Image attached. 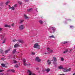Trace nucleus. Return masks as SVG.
Returning a JSON list of instances; mask_svg holds the SVG:
<instances>
[{
    "label": "nucleus",
    "instance_id": "38",
    "mask_svg": "<svg viewBox=\"0 0 75 75\" xmlns=\"http://www.w3.org/2000/svg\"><path fill=\"white\" fill-rule=\"evenodd\" d=\"M29 1V0H25V2H27Z\"/></svg>",
    "mask_w": 75,
    "mask_h": 75
},
{
    "label": "nucleus",
    "instance_id": "16",
    "mask_svg": "<svg viewBox=\"0 0 75 75\" xmlns=\"http://www.w3.org/2000/svg\"><path fill=\"white\" fill-rule=\"evenodd\" d=\"M23 22H24V20H20L19 23L20 24H21V23H23Z\"/></svg>",
    "mask_w": 75,
    "mask_h": 75
},
{
    "label": "nucleus",
    "instance_id": "17",
    "mask_svg": "<svg viewBox=\"0 0 75 75\" xmlns=\"http://www.w3.org/2000/svg\"><path fill=\"white\" fill-rule=\"evenodd\" d=\"M55 28L54 27H53L52 28V31H53V33H54V32H55Z\"/></svg>",
    "mask_w": 75,
    "mask_h": 75
},
{
    "label": "nucleus",
    "instance_id": "39",
    "mask_svg": "<svg viewBox=\"0 0 75 75\" xmlns=\"http://www.w3.org/2000/svg\"><path fill=\"white\" fill-rule=\"evenodd\" d=\"M11 25L12 26V27H14V24L13 23Z\"/></svg>",
    "mask_w": 75,
    "mask_h": 75
},
{
    "label": "nucleus",
    "instance_id": "27",
    "mask_svg": "<svg viewBox=\"0 0 75 75\" xmlns=\"http://www.w3.org/2000/svg\"><path fill=\"white\" fill-rule=\"evenodd\" d=\"M68 43V42L67 41H65L63 42V44H67Z\"/></svg>",
    "mask_w": 75,
    "mask_h": 75
},
{
    "label": "nucleus",
    "instance_id": "18",
    "mask_svg": "<svg viewBox=\"0 0 75 75\" xmlns=\"http://www.w3.org/2000/svg\"><path fill=\"white\" fill-rule=\"evenodd\" d=\"M47 62L48 63V65H50L51 64V62L49 60H48L47 61Z\"/></svg>",
    "mask_w": 75,
    "mask_h": 75
},
{
    "label": "nucleus",
    "instance_id": "14",
    "mask_svg": "<svg viewBox=\"0 0 75 75\" xmlns=\"http://www.w3.org/2000/svg\"><path fill=\"white\" fill-rule=\"evenodd\" d=\"M5 27H8V28H10L11 27V26L10 25H5Z\"/></svg>",
    "mask_w": 75,
    "mask_h": 75
},
{
    "label": "nucleus",
    "instance_id": "15",
    "mask_svg": "<svg viewBox=\"0 0 75 75\" xmlns=\"http://www.w3.org/2000/svg\"><path fill=\"white\" fill-rule=\"evenodd\" d=\"M16 50L14 49L13 50V51L12 52L13 54H15V53H16Z\"/></svg>",
    "mask_w": 75,
    "mask_h": 75
},
{
    "label": "nucleus",
    "instance_id": "51",
    "mask_svg": "<svg viewBox=\"0 0 75 75\" xmlns=\"http://www.w3.org/2000/svg\"><path fill=\"white\" fill-rule=\"evenodd\" d=\"M36 11H37V12H38V11H37V8L36 9Z\"/></svg>",
    "mask_w": 75,
    "mask_h": 75
},
{
    "label": "nucleus",
    "instance_id": "25",
    "mask_svg": "<svg viewBox=\"0 0 75 75\" xmlns=\"http://www.w3.org/2000/svg\"><path fill=\"white\" fill-rule=\"evenodd\" d=\"M50 38H55V37H54V36H53V35H51L50 36H49Z\"/></svg>",
    "mask_w": 75,
    "mask_h": 75
},
{
    "label": "nucleus",
    "instance_id": "8",
    "mask_svg": "<svg viewBox=\"0 0 75 75\" xmlns=\"http://www.w3.org/2000/svg\"><path fill=\"white\" fill-rule=\"evenodd\" d=\"M36 60L38 62H40L41 61V59H39V57H36Z\"/></svg>",
    "mask_w": 75,
    "mask_h": 75
},
{
    "label": "nucleus",
    "instance_id": "46",
    "mask_svg": "<svg viewBox=\"0 0 75 75\" xmlns=\"http://www.w3.org/2000/svg\"><path fill=\"white\" fill-rule=\"evenodd\" d=\"M60 75H65L64 74H60Z\"/></svg>",
    "mask_w": 75,
    "mask_h": 75
},
{
    "label": "nucleus",
    "instance_id": "6",
    "mask_svg": "<svg viewBox=\"0 0 75 75\" xmlns=\"http://www.w3.org/2000/svg\"><path fill=\"white\" fill-rule=\"evenodd\" d=\"M71 71V68H69V69H64L63 70V72H68V71Z\"/></svg>",
    "mask_w": 75,
    "mask_h": 75
},
{
    "label": "nucleus",
    "instance_id": "47",
    "mask_svg": "<svg viewBox=\"0 0 75 75\" xmlns=\"http://www.w3.org/2000/svg\"><path fill=\"white\" fill-rule=\"evenodd\" d=\"M2 75H5V74H4V73H3L2 74Z\"/></svg>",
    "mask_w": 75,
    "mask_h": 75
},
{
    "label": "nucleus",
    "instance_id": "30",
    "mask_svg": "<svg viewBox=\"0 0 75 75\" xmlns=\"http://www.w3.org/2000/svg\"><path fill=\"white\" fill-rule=\"evenodd\" d=\"M11 72H15V70L14 69H12Z\"/></svg>",
    "mask_w": 75,
    "mask_h": 75
},
{
    "label": "nucleus",
    "instance_id": "35",
    "mask_svg": "<svg viewBox=\"0 0 75 75\" xmlns=\"http://www.w3.org/2000/svg\"><path fill=\"white\" fill-rule=\"evenodd\" d=\"M53 52V50H51L50 51V53H51V52Z\"/></svg>",
    "mask_w": 75,
    "mask_h": 75
},
{
    "label": "nucleus",
    "instance_id": "26",
    "mask_svg": "<svg viewBox=\"0 0 75 75\" xmlns=\"http://www.w3.org/2000/svg\"><path fill=\"white\" fill-rule=\"evenodd\" d=\"M18 4H20V5H21V4H22V2L20 1H18Z\"/></svg>",
    "mask_w": 75,
    "mask_h": 75
},
{
    "label": "nucleus",
    "instance_id": "2",
    "mask_svg": "<svg viewBox=\"0 0 75 75\" xmlns=\"http://www.w3.org/2000/svg\"><path fill=\"white\" fill-rule=\"evenodd\" d=\"M34 47L35 48H37L38 50L40 49V45H38V43H36L34 45Z\"/></svg>",
    "mask_w": 75,
    "mask_h": 75
},
{
    "label": "nucleus",
    "instance_id": "48",
    "mask_svg": "<svg viewBox=\"0 0 75 75\" xmlns=\"http://www.w3.org/2000/svg\"><path fill=\"white\" fill-rule=\"evenodd\" d=\"M21 57H22V56H21V57H20V59H21Z\"/></svg>",
    "mask_w": 75,
    "mask_h": 75
},
{
    "label": "nucleus",
    "instance_id": "5",
    "mask_svg": "<svg viewBox=\"0 0 75 75\" xmlns=\"http://www.w3.org/2000/svg\"><path fill=\"white\" fill-rule=\"evenodd\" d=\"M23 64L25 66H27V64L26 63V61L25 60V59H23Z\"/></svg>",
    "mask_w": 75,
    "mask_h": 75
},
{
    "label": "nucleus",
    "instance_id": "19",
    "mask_svg": "<svg viewBox=\"0 0 75 75\" xmlns=\"http://www.w3.org/2000/svg\"><path fill=\"white\" fill-rule=\"evenodd\" d=\"M24 16L26 19H28L29 18L28 16H27L25 14L24 15Z\"/></svg>",
    "mask_w": 75,
    "mask_h": 75
},
{
    "label": "nucleus",
    "instance_id": "20",
    "mask_svg": "<svg viewBox=\"0 0 75 75\" xmlns=\"http://www.w3.org/2000/svg\"><path fill=\"white\" fill-rule=\"evenodd\" d=\"M39 22L40 24H43V21H39Z\"/></svg>",
    "mask_w": 75,
    "mask_h": 75
},
{
    "label": "nucleus",
    "instance_id": "23",
    "mask_svg": "<svg viewBox=\"0 0 75 75\" xmlns=\"http://www.w3.org/2000/svg\"><path fill=\"white\" fill-rule=\"evenodd\" d=\"M10 3V1H8L7 2H6V5H8V4Z\"/></svg>",
    "mask_w": 75,
    "mask_h": 75
},
{
    "label": "nucleus",
    "instance_id": "10",
    "mask_svg": "<svg viewBox=\"0 0 75 75\" xmlns=\"http://www.w3.org/2000/svg\"><path fill=\"white\" fill-rule=\"evenodd\" d=\"M1 65L3 66V67H4V68H7V66L5 65V64H1Z\"/></svg>",
    "mask_w": 75,
    "mask_h": 75
},
{
    "label": "nucleus",
    "instance_id": "31",
    "mask_svg": "<svg viewBox=\"0 0 75 75\" xmlns=\"http://www.w3.org/2000/svg\"><path fill=\"white\" fill-rule=\"evenodd\" d=\"M16 41H17V40H16V39H14L13 40V42H15Z\"/></svg>",
    "mask_w": 75,
    "mask_h": 75
},
{
    "label": "nucleus",
    "instance_id": "4",
    "mask_svg": "<svg viewBox=\"0 0 75 75\" xmlns=\"http://www.w3.org/2000/svg\"><path fill=\"white\" fill-rule=\"evenodd\" d=\"M24 25H22L19 26V29L20 30H23L24 29Z\"/></svg>",
    "mask_w": 75,
    "mask_h": 75
},
{
    "label": "nucleus",
    "instance_id": "42",
    "mask_svg": "<svg viewBox=\"0 0 75 75\" xmlns=\"http://www.w3.org/2000/svg\"><path fill=\"white\" fill-rule=\"evenodd\" d=\"M17 62L16 61H14V63H17Z\"/></svg>",
    "mask_w": 75,
    "mask_h": 75
},
{
    "label": "nucleus",
    "instance_id": "37",
    "mask_svg": "<svg viewBox=\"0 0 75 75\" xmlns=\"http://www.w3.org/2000/svg\"><path fill=\"white\" fill-rule=\"evenodd\" d=\"M47 50L48 51H50V48L48 47L47 48Z\"/></svg>",
    "mask_w": 75,
    "mask_h": 75
},
{
    "label": "nucleus",
    "instance_id": "1",
    "mask_svg": "<svg viewBox=\"0 0 75 75\" xmlns=\"http://www.w3.org/2000/svg\"><path fill=\"white\" fill-rule=\"evenodd\" d=\"M18 42H17V44H16L15 45L14 47L15 48H17V47H20L21 45H22L21 44H23L24 43V42L23 40H18Z\"/></svg>",
    "mask_w": 75,
    "mask_h": 75
},
{
    "label": "nucleus",
    "instance_id": "11",
    "mask_svg": "<svg viewBox=\"0 0 75 75\" xmlns=\"http://www.w3.org/2000/svg\"><path fill=\"white\" fill-rule=\"evenodd\" d=\"M32 10H33V9L32 8H30V9H28L27 11H28V12H30V11H31Z\"/></svg>",
    "mask_w": 75,
    "mask_h": 75
},
{
    "label": "nucleus",
    "instance_id": "3",
    "mask_svg": "<svg viewBox=\"0 0 75 75\" xmlns=\"http://www.w3.org/2000/svg\"><path fill=\"white\" fill-rule=\"evenodd\" d=\"M54 59V62H53V64H54V65H56L57 64V58L56 57H53Z\"/></svg>",
    "mask_w": 75,
    "mask_h": 75
},
{
    "label": "nucleus",
    "instance_id": "40",
    "mask_svg": "<svg viewBox=\"0 0 75 75\" xmlns=\"http://www.w3.org/2000/svg\"><path fill=\"white\" fill-rule=\"evenodd\" d=\"M61 59L62 61H64V59L62 58H61Z\"/></svg>",
    "mask_w": 75,
    "mask_h": 75
},
{
    "label": "nucleus",
    "instance_id": "33",
    "mask_svg": "<svg viewBox=\"0 0 75 75\" xmlns=\"http://www.w3.org/2000/svg\"><path fill=\"white\" fill-rule=\"evenodd\" d=\"M1 59L3 61H4V60H5V58H1Z\"/></svg>",
    "mask_w": 75,
    "mask_h": 75
},
{
    "label": "nucleus",
    "instance_id": "45",
    "mask_svg": "<svg viewBox=\"0 0 75 75\" xmlns=\"http://www.w3.org/2000/svg\"><path fill=\"white\" fill-rule=\"evenodd\" d=\"M9 9H11V7H10L9 8Z\"/></svg>",
    "mask_w": 75,
    "mask_h": 75
},
{
    "label": "nucleus",
    "instance_id": "49",
    "mask_svg": "<svg viewBox=\"0 0 75 75\" xmlns=\"http://www.w3.org/2000/svg\"><path fill=\"white\" fill-rule=\"evenodd\" d=\"M71 50H70L69 51V53L71 51Z\"/></svg>",
    "mask_w": 75,
    "mask_h": 75
},
{
    "label": "nucleus",
    "instance_id": "29",
    "mask_svg": "<svg viewBox=\"0 0 75 75\" xmlns=\"http://www.w3.org/2000/svg\"><path fill=\"white\" fill-rule=\"evenodd\" d=\"M15 68H18V65L16 64L15 66Z\"/></svg>",
    "mask_w": 75,
    "mask_h": 75
},
{
    "label": "nucleus",
    "instance_id": "34",
    "mask_svg": "<svg viewBox=\"0 0 75 75\" xmlns=\"http://www.w3.org/2000/svg\"><path fill=\"white\" fill-rule=\"evenodd\" d=\"M32 55H35V53L34 52H32Z\"/></svg>",
    "mask_w": 75,
    "mask_h": 75
},
{
    "label": "nucleus",
    "instance_id": "21",
    "mask_svg": "<svg viewBox=\"0 0 75 75\" xmlns=\"http://www.w3.org/2000/svg\"><path fill=\"white\" fill-rule=\"evenodd\" d=\"M68 49L66 50H65V51H64L63 53L64 54H65V53H66V52H68Z\"/></svg>",
    "mask_w": 75,
    "mask_h": 75
},
{
    "label": "nucleus",
    "instance_id": "28",
    "mask_svg": "<svg viewBox=\"0 0 75 75\" xmlns=\"http://www.w3.org/2000/svg\"><path fill=\"white\" fill-rule=\"evenodd\" d=\"M63 67L62 66H60L59 67V69H62Z\"/></svg>",
    "mask_w": 75,
    "mask_h": 75
},
{
    "label": "nucleus",
    "instance_id": "43",
    "mask_svg": "<svg viewBox=\"0 0 75 75\" xmlns=\"http://www.w3.org/2000/svg\"><path fill=\"white\" fill-rule=\"evenodd\" d=\"M17 6V4H16L14 5V7H16Z\"/></svg>",
    "mask_w": 75,
    "mask_h": 75
},
{
    "label": "nucleus",
    "instance_id": "52",
    "mask_svg": "<svg viewBox=\"0 0 75 75\" xmlns=\"http://www.w3.org/2000/svg\"><path fill=\"white\" fill-rule=\"evenodd\" d=\"M73 75H75V73H74L73 74Z\"/></svg>",
    "mask_w": 75,
    "mask_h": 75
},
{
    "label": "nucleus",
    "instance_id": "13",
    "mask_svg": "<svg viewBox=\"0 0 75 75\" xmlns=\"http://www.w3.org/2000/svg\"><path fill=\"white\" fill-rule=\"evenodd\" d=\"M45 71H46L47 72H49L50 71V69H45Z\"/></svg>",
    "mask_w": 75,
    "mask_h": 75
},
{
    "label": "nucleus",
    "instance_id": "32",
    "mask_svg": "<svg viewBox=\"0 0 75 75\" xmlns=\"http://www.w3.org/2000/svg\"><path fill=\"white\" fill-rule=\"evenodd\" d=\"M7 72H11V69L8 70Z\"/></svg>",
    "mask_w": 75,
    "mask_h": 75
},
{
    "label": "nucleus",
    "instance_id": "9",
    "mask_svg": "<svg viewBox=\"0 0 75 75\" xmlns=\"http://www.w3.org/2000/svg\"><path fill=\"white\" fill-rule=\"evenodd\" d=\"M5 36V34H4L3 35H0L1 38V39L2 40H3V38L4 37V36Z\"/></svg>",
    "mask_w": 75,
    "mask_h": 75
},
{
    "label": "nucleus",
    "instance_id": "22",
    "mask_svg": "<svg viewBox=\"0 0 75 75\" xmlns=\"http://www.w3.org/2000/svg\"><path fill=\"white\" fill-rule=\"evenodd\" d=\"M6 38H5L4 39V41H3L2 43L3 44H4V43H5V42H6Z\"/></svg>",
    "mask_w": 75,
    "mask_h": 75
},
{
    "label": "nucleus",
    "instance_id": "41",
    "mask_svg": "<svg viewBox=\"0 0 75 75\" xmlns=\"http://www.w3.org/2000/svg\"><path fill=\"white\" fill-rule=\"evenodd\" d=\"M2 29H3V28H0V31H1Z\"/></svg>",
    "mask_w": 75,
    "mask_h": 75
},
{
    "label": "nucleus",
    "instance_id": "12",
    "mask_svg": "<svg viewBox=\"0 0 75 75\" xmlns=\"http://www.w3.org/2000/svg\"><path fill=\"white\" fill-rule=\"evenodd\" d=\"M10 51V49H9L8 50H6L5 51V54H7V53H8V52Z\"/></svg>",
    "mask_w": 75,
    "mask_h": 75
},
{
    "label": "nucleus",
    "instance_id": "7",
    "mask_svg": "<svg viewBox=\"0 0 75 75\" xmlns=\"http://www.w3.org/2000/svg\"><path fill=\"white\" fill-rule=\"evenodd\" d=\"M0 54H2V55L3 56H4V52L3 50H2V49H1L0 50Z\"/></svg>",
    "mask_w": 75,
    "mask_h": 75
},
{
    "label": "nucleus",
    "instance_id": "54",
    "mask_svg": "<svg viewBox=\"0 0 75 75\" xmlns=\"http://www.w3.org/2000/svg\"><path fill=\"white\" fill-rule=\"evenodd\" d=\"M53 61V59L51 60V61Z\"/></svg>",
    "mask_w": 75,
    "mask_h": 75
},
{
    "label": "nucleus",
    "instance_id": "24",
    "mask_svg": "<svg viewBox=\"0 0 75 75\" xmlns=\"http://www.w3.org/2000/svg\"><path fill=\"white\" fill-rule=\"evenodd\" d=\"M15 9V8H14V7L13 6L11 7V10H14Z\"/></svg>",
    "mask_w": 75,
    "mask_h": 75
},
{
    "label": "nucleus",
    "instance_id": "36",
    "mask_svg": "<svg viewBox=\"0 0 75 75\" xmlns=\"http://www.w3.org/2000/svg\"><path fill=\"white\" fill-rule=\"evenodd\" d=\"M3 71H4V70H0V72H3Z\"/></svg>",
    "mask_w": 75,
    "mask_h": 75
},
{
    "label": "nucleus",
    "instance_id": "44",
    "mask_svg": "<svg viewBox=\"0 0 75 75\" xmlns=\"http://www.w3.org/2000/svg\"><path fill=\"white\" fill-rule=\"evenodd\" d=\"M70 28H72L73 27V26H70Z\"/></svg>",
    "mask_w": 75,
    "mask_h": 75
},
{
    "label": "nucleus",
    "instance_id": "53",
    "mask_svg": "<svg viewBox=\"0 0 75 75\" xmlns=\"http://www.w3.org/2000/svg\"><path fill=\"white\" fill-rule=\"evenodd\" d=\"M9 7H10V5H9Z\"/></svg>",
    "mask_w": 75,
    "mask_h": 75
},
{
    "label": "nucleus",
    "instance_id": "50",
    "mask_svg": "<svg viewBox=\"0 0 75 75\" xmlns=\"http://www.w3.org/2000/svg\"><path fill=\"white\" fill-rule=\"evenodd\" d=\"M45 54H48L47 53H45Z\"/></svg>",
    "mask_w": 75,
    "mask_h": 75
}]
</instances>
